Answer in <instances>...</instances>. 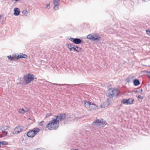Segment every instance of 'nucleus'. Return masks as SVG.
I'll list each match as a JSON object with an SVG mask.
<instances>
[{"instance_id":"obj_1","label":"nucleus","mask_w":150,"mask_h":150,"mask_svg":"<svg viewBox=\"0 0 150 150\" xmlns=\"http://www.w3.org/2000/svg\"><path fill=\"white\" fill-rule=\"evenodd\" d=\"M58 121L55 118L49 121L46 126L50 130H56L59 127Z\"/></svg>"},{"instance_id":"obj_2","label":"nucleus","mask_w":150,"mask_h":150,"mask_svg":"<svg viewBox=\"0 0 150 150\" xmlns=\"http://www.w3.org/2000/svg\"><path fill=\"white\" fill-rule=\"evenodd\" d=\"M23 79L25 82H22L21 81L20 83L22 85H27L33 81L34 79V75L32 74H28L24 76Z\"/></svg>"},{"instance_id":"obj_3","label":"nucleus","mask_w":150,"mask_h":150,"mask_svg":"<svg viewBox=\"0 0 150 150\" xmlns=\"http://www.w3.org/2000/svg\"><path fill=\"white\" fill-rule=\"evenodd\" d=\"M120 91L118 89H109L107 92V96L108 97L111 98L117 95L119 93Z\"/></svg>"},{"instance_id":"obj_4","label":"nucleus","mask_w":150,"mask_h":150,"mask_svg":"<svg viewBox=\"0 0 150 150\" xmlns=\"http://www.w3.org/2000/svg\"><path fill=\"white\" fill-rule=\"evenodd\" d=\"M85 107L90 110H95L98 108V106L93 103L89 101H84Z\"/></svg>"},{"instance_id":"obj_5","label":"nucleus","mask_w":150,"mask_h":150,"mask_svg":"<svg viewBox=\"0 0 150 150\" xmlns=\"http://www.w3.org/2000/svg\"><path fill=\"white\" fill-rule=\"evenodd\" d=\"M87 38L93 41H99L101 39L100 37L97 34H90L87 36Z\"/></svg>"},{"instance_id":"obj_6","label":"nucleus","mask_w":150,"mask_h":150,"mask_svg":"<svg viewBox=\"0 0 150 150\" xmlns=\"http://www.w3.org/2000/svg\"><path fill=\"white\" fill-rule=\"evenodd\" d=\"M40 130L38 128H34L32 130H30L27 132V136L29 137H33L39 132Z\"/></svg>"},{"instance_id":"obj_7","label":"nucleus","mask_w":150,"mask_h":150,"mask_svg":"<svg viewBox=\"0 0 150 150\" xmlns=\"http://www.w3.org/2000/svg\"><path fill=\"white\" fill-rule=\"evenodd\" d=\"M93 124L94 125L100 127H103L106 125L105 122H103V120L102 119L101 120H96V121L93 122Z\"/></svg>"},{"instance_id":"obj_8","label":"nucleus","mask_w":150,"mask_h":150,"mask_svg":"<svg viewBox=\"0 0 150 150\" xmlns=\"http://www.w3.org/2000/svg\"><path fill=\"white\" fill-rule=\"evenodd\" d=\"M66 116V115L65 114L61 113L58 114L57 115H55L54 118L58 121V123H59V121L63 120L65 118Z\"/></svg>"},{"instance_id":"obj_9","label":"nucleus","mask_w":150,"mask_h":150,"mask_svg":"<svg viewBox=\"0 0 150 150\" xmlns=\"http://www.w3.org/2000/svg\"><path fill=\"white\" fill-rule=\"evenodd\" d=\"M23 129V127L22 126H17L14 129L13 133L14 134H18L22 131Z\"/></svg>"},{"instance_id":"obj_10","label":"nucleus","mask_w":150,"mask_h":150,"mask_svg":"<svg viewBox=\"0 0 150 150\" xmlns=\"http://www.w3.org/2000/svg\"><path fill=\"white\" fill-rule=\"evenodd\" d=\"M69 40L75 44H79L82 42L81 40L78 38H70Z\"/></svg>"},{"instance_id":"obj_11","label":"nucleus","mask_w":150,"mask_h":150,"mask_svg":"<svg viewBox=\"0 0 150 150\" xmlns=\"http://www.w3.org/2000/svg\"><path fill=\"white\" fill-rule=\"evenodd\" d=\"M60 1L58 0H53V8L54 10H57L59 9Z\"/></svg>"},{"instance_id":"obj_12","label":"nucleus","mask_w":150,"mask_h":150,"mask_svg":"<svg viewBox=\"0 0 150 150\" xmlns=\"http://www.w3.org/2000/svg\"><path fill=\"white\" fill-rule=\"evenodd\" d=\"M7 127L6 126H2L1 127V129L2 131V132L4 133V134L3 136H5L7 135V133L4 131L7 129Z\"/></svg>"},{"instance_id":"obj_13","label":"nucleus","mask_w":150,"mask_h":150,"mask_svg":"<svg viewBox=\"0 0 150 150\" xmlns=\"http://www.w3.org/2000/svg\"><path fill=\"white\" fill-rule=\"evenodd\" d=\"M14 15L16 16H18L20 14V10L18 8H16L14 9Z\"/></svg>"},{"instance_id":"obj_14","label":"nucleus","mask_w":150,"mask_h":150,"mask_svg":"<svg viewBox=\"0 0 150 150\" xmlns=\"http://www.w3.org/2000/svg\"><path fill=\"white\" fill-rule=\"evenodd\" d=\"M74 45L70 43H67L66 44V46L69 49L70 51H72V47H74Z\"/></svg>"},{"instance_id":"obj_15","label":"nucleus","mask_w":150,"mask_h":150,"mask_svg":"<svg viewBox=\"0 0 150 150\" xmlns=\"http://www.w3.org/2000/svg\"><path fill=\"white\" fill-rule=\"evenodd\" d=\"M128 99H123L122 101V102L124 104H127V105H131L132 103H128Z\"/></svg>"},{"instance_id":"obj_16","label":"nucleus","mask_w":150,"mask_h":150,"mask_svg":"<svg viewBox=\"0 0 150 150\" xmlns=\"http://www.w3.org/2000/svg\"><path fill=\"white\" fill-rule=\"evenodd\" d=\"M18 111L21 114H24L25 112H27V110H25L23 108H20L19 109H18Z\"/></svg>"},{"instance_id":"obj_17","label":"nucleus","mask_w":150,"mask_h":150,"mask_svg":"<svg viewBox=\"0 0 150 150\" xmlns=\"http://www.w3.org/2000/svg\"><path fill=\"white\" fill-rule=\"evenodd\" d=\"M134 84L135 86H137L140 84L139 81L137 79H135L133 81Z\"/></svg>"},{"instance_id":"obj_18","label":"nucleus","mask_w":150,"mask_h":150,"mask_svg":"<svg viewBox=\"0 0 150 150\" xmlns=\"http://www.w3.org/2000/svg\"><path fill=\"white\" fill-rule=\"evenodd\" d=\"M7 57L11 61H13L14 60L15 57H12L11 56H8Z\"/></svg>"},{"instance_id":"obj_19","label":"nucleus","mask_w":150,"mask_h":150,"mask_svg":"<svg viewBox=\"0 0 150 150\" xmlns=\"http://www.w3.org/2000/svg\"><path fill=\"white\" fill-rule=\"evenodd\" d=\"M0 143V144L2 145H7L8 144V143L7 142L5 141L1 142Z\"/></svg>"},{"instance_id":"obj_20","label":"nucleus","mask_w":150,"mask_h":150,"mask_svg":"<svg viewBox=\"0 0 150 150\" xmlns=\"http://www.w3.org/2000/svg\"><path fill=\"white\" fill-rule=\"evenodd\" d=\"M128 103H129H129H132H132H131V104H132L133 103V102L134 101V100L132 98H129V99H128Z\"/></svg>"},{"instance_id":"obj_21","label":"nucleus","mask_w":150,"mask_h":150,"mask_svg":"<svg viewBox=\"0 0 150 150\" xmlns=\"http://www.w3.org/2000/svg\"><path fill=\"white\" fill-rule=\"evenodd\" d=\"M81 48L80 47H78L76 46V51L77 52H79L81 51Z\"/></svg>"},{"instance_id":"obj_22","label":"nucleus","mask_w":150,"mask_h":150,"mask_svg":"<svg viewBox=\"0 0 150 150\" xmlns=\"http://www.w3.org/2000/svg\"><path fill=\"white\" fill-rule=\"evenodd\" d=\"M22 14L26 16L28 14V11H27L24 10L22 11Z\"/></svg>"},{"instance_id":"obj_23","label":"nucleus","mask_w":150,"mask_h":150,"mask_svg":"<svg viewBox=\"0 0 150 150\" xmlns=\"http://www.w3.org/2000/svg\"><path fill=\"white\" fill-rule=\"evenodd\" d=\"M54 85H56L57 86H58V85H59V86H63V85H67V86H68L69 85L68 84H57V83H54Z\"/></svg>"},{"instance_id":"obj_24","label":"nucleus","mask_w":150,"mask_h":150,"mask_svg":"<svg viewBox=\"0 0 150 150\" xmlns=\"http://www.w3.org/2000/svg\"><path fill=\"white\" fill-rule=\"evenodd\" d=\"M76 46L74 45V47H73L72 49V51H76Z\"/></svg>"},{"instance_id":"obj_25","label":"nucleus","mask_w":150,"mask_h":150,"mask_svg":"<svg viewBox=\"0 0 150 150\" xmlns=\"http://www.w3.org/2000/svg\"><path fill=\"white\" fill-rule=\"evenodd\" d=\"M23 54H21L20 55H18V56H17V57L19 58H23Z\"/></svg>"},{"instance_id":"obj_26","label":"nucleus","mask_w":150,"mask_h":150,"mask_svg":"<svg viewBox=\"0 0 150 150\" xmlns=\"http://www.w3.org/2000/svg\"><path fill=\"white\" fill-rule=\"evenodd\" d=\"M146 32L148 35L150 36V30H146Z\"/></svg>"},{"instance_id":"obj_27","label":"nucleus","mask_w":150,"mask_h":150,"mask_svg":"<svg viewBox=\"0 0 150 150\" xmlns=\"http://www.w3.org/2000/svg\"><path fill=\"white\" fill-rule=\"evenodd\" d=\"M23 58H27V56L26 54H23Z\"/></svg>"},{"instance_id":"obj_28","label":"nucleus","mask_w":150,"mask_h":150,"mask_svg":"<svg viewBox=\"0 0 150 150\" xmlns=\"http://www.w3.org/2000/svg\"><path fill=\"white\" fill-rule=\"evenodd\" d=\"M50 4H47V5L46 6V8H48V9H49L50 8Z\"/></svg>"},{"instance_id":"obj_29","label":"nucleus","mask_w":150,"mask_h":150,"mask_svg":"<svg viewBox=\"0 0 150 150\" xmlns=\"http://www.w3.org/2000/svg\"><path fill=\"white\" fill-rule=\"evenodd\" d=\"M44 122L43 121H42L39 123V125H40L41 126H42V123Z\"/></svg>"},{"instance_id":"obj_30","label":"nucleus","mask_w":150,"mask_h":150,"mask_svg":"<svg viewBox=\"0 0 150 150\" xmlns=\"http://www.w3.org/2000/svg\"><path fill=\"white\" fill-rule=\"evenodd\" d=\"M138 98H139L142 99H143V97L141 95H139L138 96Z\"/></svg>"},{"instance_id":"obj_31","label":"nucleus","mask_w":150,"mask_h":150,"mask_svg":"<svg viewBox=\"0 0 150 150\" xmlns=\"http://www.w3.org/2000/svg\"><path fill=\"white\" fill-rule=\"evenodd\" d=\"M44 149L42 148H39L37 149H35L34 150H43Z\"/></svg>"},{"instance_id":"obj_32","label":"nucleus","mask_w":150,"mask_h":150,"mask_svg":"<svg viewBox=\"0 0 150 150\" xmlns=\"http://www.w3.org/2000/svg\"><path fill=\"white\" fill-rule=\"evenodd\" d=\"M51 114L50 113H48L47 114L46 117H48L49 116L51 115Z\"/></svg>"},{"instance_id":"obj_33","label":"nucleus","mask_w":150,"mask_h":150,"mask_svg":"<svg viewBox=\"0 0 150 150\" xmlns=\"http://www.w3.org/2000/svg\"><path fill=\"white\" fill-rule=\"evenodd\" d=\"M147 74L148 77L150 79V71L148 72Z\"/></svg>"},{"instance_id":"obj_34","label":"nucleus","mask_w":150,"mask_h":150,"mask_svg":"<svg viewBox=\"0 0 150 150\" xmlns=\"http://www.w3.org/2000/svg\"><path fill=\"white\" fill-rule=\"evenodd\" d=\"M100 107L101 108H105V107L103 106V105H101Z\"/></svg>"},{"instance_id":"obj_35","label":"nucleus","mask_w":150,"mask_h":150,"mask_svg":"<svg viewBox=\"0 0 150 150\" xmlns=\"http://www.w3.org/2000/svg\"><path fill=\"white\" fill-rule=\"evenodd\" d=\"M70 150H78L77 149H71Z\"/></svg>"},{"instance_id":"obj_36","label":"nucleus","mask_w":150,"mask_h":150,"mask_svg":"<svg viewBox=\"0 0 150 150\" xmlns=\"http://www.w3.org/2000/svg\"><path fill=\"white\" fill-rule=\"evenodd\" d=\"M1 15H0V19H1Z\"/></svg>"}]
</instances>
